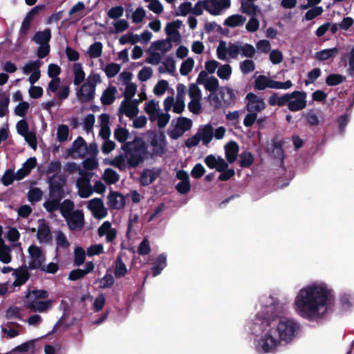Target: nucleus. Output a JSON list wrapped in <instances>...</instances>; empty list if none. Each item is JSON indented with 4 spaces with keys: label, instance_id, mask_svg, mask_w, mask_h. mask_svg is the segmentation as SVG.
<instances>
[{
    "label": "nucleus",
    "instance_id": "obj_1",
    "mask_svg": "<svg viewBox=\"0 0 354 354\" xmlns=\"http://www.w3.org/2000/svg\"><path fill=\"white\" fill-rule=\"evenodd\" d=\"M335 304L333 290L326 284H313L301 289L294 301L297 313L310 322L323 319Z\"/></svg>",
    "mask_w": 354,
    "mask_h": 354
},
{
    "label": "nucleus",
    "instance_id": "obj_2",
    "mask_svg": "<svg viewBox=\"0 0 354 354\" xmlns=\"http://www.w3.org/2000/svg\"><path fill=\"white\" fill-rule=\"evenodd\" d=\"M281 308L274 305L266 307L265 311L259 312L256 315L255 324L264 329L272 328L280 342H289L295 336L299 325L293 319L279 316L277 314L281 312Z\"/></svg>",
    "mask_w": 354,
    "mask_h": 354
},
{
    "label": "nucleus",
    "instance_id": "obj_3",
    "mask_svg": "<svg viewBox=\"0 0 354 354\" xmlns=\"http://www.w3.org/2000/svg\"><path fill=\"white\" fill-rule=\"evenodd\" d=\"M306 97L307 93L303 91H294L279 97L277 93H274L269 97L268 104L272 106H278L281 107L287 106L289 111L297 112L306 107Z\"/></svg>",
    "mask_w": 354,
    "mask_h": 354
},
{
    "label": "nucleus",
    "instance_id": "obj_4",
    "mask_svg": "<svg viewBox=\"0 0 354 354\" xmlns=\"http://www.w3.org/2000/svg\"><path fill=\"white\" fill-rule=\"evenodd\" d=\"M121 148L124 152L129 168L137 167L149 153L145 142L140 137H135L133 140L122 144Z\"/></svg>",
    "mask_w": 354,
    "mask_h": 354
},
{
    "label": "nucleus",
    "instance_id": "obj_5",
    "mask_svg": "<svg viewBox=\"0 0 354 354\" xmlns=\"http://www.w3.org/2000/svg\"><path fill=\"white\" fill-rule=\"evenodd\" d=\"M252 324V330L254 333H257L259 330L264 333L259 340L257 345L258 351L263 353L274 352L277 348L281 344V342L274 334L272 328H266V329H264L261 328L258 324H255V319Z\"/></svg>",
    "mask_w": 354,
    "mask_h": 354
},
{
    "label": "nucleus",
    "instance_id": "obj_6",
    "mask_svg": "<svg viewBox=\"0 0 354 354\" xmlns=\"http://www.w3.org/2000/svg\"><path fill=\"white\" fill-rule=\"evenodd\" d=\"M49 196L64 198L66 196L64 186L66 183V177L57 174L48 178Z\"/></svg>",
    "mask_w": 354,
    "mask_h": 354
},
{
    "label": "nucleus",
    "instance_id": "obj_7",
    "mask_svg": "<svg viewBox=\"0 0 354 354\" xmlns=\"http://www.w3.org/2000/svg\"><path fill=\"white\" fill-rule=\"evenodd\" d=\"M166 137L163 132L160 134L155 133L150 140V145L153 147L152 151L149 153V156H162L166 153L167 147Z\"/></svg>",
    "mask_w": 354,
    "mask_h": 354
},
{
    "label": "nucleus",
    "instance_id": "obj_8",
    "mask_svg": "<svg viewBox=\"0 0 354 354\" xmlns=\"http://www.w3.org/2000/svg\"><path fill=\"white\" fill-rule=\"evenodd\" d=\"M245 109L248 112L259 113L264 110L266 104L262 97H259L254 93H248L245 97Z\"/></svg>",
    "mask_w": 354,
    "mask_h": 354
},
{
    "label": "nucleus",
    "instance_id": "obj_9",
    "mask_svg": "<svg viewBox=\"0 0 354 354\" xmlns=\"http://www.w3.org/2000/svg\"><path fill=\"white\" fill-rule=\"evenodd\" d=\"M28 251L31 258L28 264L29 269H41L45 261V256L43 254L41 249L39 246L31 245Z\"/></svg>",
    "mask_w": 354,
    "mask_h": 354
},
{
    "label": "nucleus",
    "instance_id": "obj_10",
    "mask_svg": "<svg viewBox=\"0 0 354 354\" xmlns=\"http://www.w3.org/2000/svg\"><path fill=\"white\" fill-rule=\"evenodd\" d=\"M64 218L71 230H81L84 227V214L81 210H76Z\"/></svg>",
    "mask_w": 354,
    "mask_h": 354
},
{
    "label": "nucleus",
    "instance_id": "obj_11",
    "mask_svg": "<svg viewBox=\"0 0 354 354\" xmlns=\"http://www.w3.org/2000/svg\"><path fill=\"white\" fill-rule=\"evenodd\" d=\"M37 239L39 243H49L52 240L51 230L48 223L44 219L39 220Z\"/></svg>",
    "mask_w": 354,
    "mask_h": 354
},
{
    "label": "nucleus",
    "instance_id": "obj_12",
    "mask_svg": "<svg viewBox=\"0 0 354 354\" xmlns=\"http://www.w3.org/2000/svg\"><path fill=\"white\" fill-rule=\"evenodd\" d=\"M88 207L91 210L93 216L96 218H103L107 215V210L104 207L101 198H95L91 200Z\"/></svg>",
    "mask_w": 354,
    "mask_h": 354
},
{
    "label": "nucleus",
    "instance_id": "obj_13",
    "mask_svg": "<svg viewBox=\"0 0 354 354\" xmlns=\"http://www.w3.org/2000/svg\"><path fill=\"white\" fill-rule=\"evenodd\" d=\"M52 306V301H39L32 298H26V307L34 312H45Z\"/></svg>",
    "mask_w": 354,
    "mask_h": 354
},
{
    "label": "nucleus",
    "instance_id": "obj_14",
    "mask_svg": "<svg viewBox=\"0 0 354 354\" xmlns=\"http://www.w3.org/2000/svg\"><path fill=\"white\" fill-rule=\"evenodd\" d=\"M108 205L109 208L119 209L125 205V199L123 195L118 192L111 191L108 196Z\"/></svg>",
    "mask_w": 354,
    "mask_h": 354
},
{
    "label": "nucleus",
    "instance_id": "obj_15",
    "mask_svg": "<svg viewBox=\"0 0 354 354\" xmlns=\"http://www.w3.org/2000/svg\"><path fill=\"white\" fill-rule=\"evenodd\" d=\"M27 266H21L17 269L15 270L14 275L15 280L14 281L12 286L15 287L21 286L25 284L30 278V273Z\"/></svg>",
    "mask_w": 354,
    "mask_h": 354
},
{
    "label": "nucleus",
    "instance_id": "obj_16",
    "mask_svg": "<svg viewBox=\"0 0 354 354\" xmlns=\"http://www.w3.org/2000/svg\"><path fill=\"white\" fill-rule=\"evenodd\" d=\"M86 146V141L82 136H78L72 144L71 147L67 149V155L74 157L76 153L79 157L83 158V152Z\"/></svg>",
    "mask_w": 354,
    "mask_h": 354
},
{
    "label": "nucleus",
    "instance_id": "obj_17",
    "mask_svg": "<svg viewBox=\"0 0 354 354\" xmlns=\"http://www.w3.org/2000/svg\"><path fill=\"white\" fill-rule=\"evenodd\" d=\"M239 151V145L235 141H230L225 145V158L229 163L236 161Z\"/></svg>",
    "mask_w": 354,
    "mask_h": 354
},
{
    "label": "nucleus",
    "instance_id": "obj_18",
    "mask_svg": "<svg viewBox=\"0 0 354 354\" xmlns=\"http://www.w3.org/2000/svg\"><path fill=\"white\" fill-rule=\"evenodd\" d=\"M138 108L134 107L131 104L126 100H124L120 106L118 113L119 115H125L129 118H133L138 113Z\"/></svg>",
    "mask_w": 354,
    "mask_h": 354
},
{
    "label": "nucleus",
    "instance_id": "obj_19",
    "mask_svg": "<svg viewBox=\"0 0 354 354\" xmlns=\"http://www.w3.org/2000/svg\"><path fill=\"white\" fill-rule=\"evenodd\" d=\"M158 176L159 172L146 169L140 174V183L142 186H148L152 184Z\"/></svg>",
    "mask_w": 354,
    "mask_h": 354
},
{
    "label": "nucleus",
    "instance_id": "obj_20",
    "mask_svg": "<svg viewBox=\"0 0 354 354\" xmlns=\"http://www.w3.org/2000/svg\"><path fill=\"white\" fill-rule=\"evenodd\" d=\"M90 87L84 88V84L80 86L79 91L77 92V97L78 100L83 104L89 102L94 99L95 90L93 92L89 90Z\"/></svg>",
    "mask_w": 354,
    "mask_h": 354
},
{
    "label": "nucleus",
    "instance_id": "obj_21",
    "mask_svg": "<svg viewBox=\"0 0 354 354\" xmlns=\"http://www.w3.org/2000/svg\"><path fill=\"white\" fill-rule=\"evenodd\" d=\"M172 48V44L171 42V39H161L153 41L148 51H150L151 49H153L154 50H161L162 53H167Z\"/></svg>",
    "mask_w": 354,
    "mask_h": 354
},
{
    "label": "nucleus",
    "instance_id": "obj_22",
    "mask_svg": "<svg viewBox=\"0 0 354 354\" xmlns=\"http://www.w3.org/2000/svg\"><path fill=\"white\" fill-rule=\"evenodd\" d=\"M117 92L115 86H110L105 89L101 96L100 100L103 105L111 104L115 99V93Z\"/></svg>",
    "mask_w": 354,
    "mask_h": 354
},
{
    "label": "nucleus",
    "instance_id": "obj_23",
    "mask_svg": "<svg viewBox=\"0 0 354 354\" xmlns=\"http://www.w3.org/2000/svg\"><path fill=\"white\" fill-rule=\"evenodd\" d=\"M219 95L226 104H231L234 103L236 100V95L234 91L229 87H221L219 91Z\"/></svg>",
    "mask_w": 354,
    "mask_h": 354
},
{
    "label": "nucleus",
    "instance_id": "obj_24",
    "mask_svg": "<svg viewBox=\"0 0 354 354\" xmlns=\"http://www.w3.org/2000/svg\"><path fill=\"white\" fill-rule=\"evenodd\" d=\"M50 39L51 30L50 28H46L43 31H37L33 37V40L38 44H49Z\"/></svg>",
    "mask_w": 354,
    "mask_h": 354
},
{
    "label": "nucleus",
    "instance_id": "obj_25",
    "mask_svg": "<svg viewBox=\"0 0 354 354\" xmlns=\"http://www.w3.org/2000/svg\"><path fill=\"white\" fill-rule=\"evenodd\" d=\"M128 270L126 265L123 262L122 257L118 256L115 261L114 274L116 278H121L126 275Z\"/></svg>",
    "mask_w": 354,
    "mask_h": 354
},
{
    "label": "nucleus",
    "instance_id": "obj_26",
    "mask_svg": "<svg viewBox=\"0 0 354 354\" xmlns=\"http://www.w3.org/2000/svg\"><path fill=\"white\" fill-rule=\"evenodd\" d=\"M200 130L201 132L198 133L201 140H203L204 145H207L210 142L214 136L213 127L210 124H206Z\"/></svg>",
    "mask_w": 354,
    "mask_h": 354
},
{
    "label": "nucleus",
    "instance_id": "obj_27",
    "mask_svg": "<svg viewBox=\"0 0 354 354\" xmlns=\"http://www.w3.org/2000/svg\"><path fill=\"white\" fill-rule=\"evenodd\" d=\"M245 20L246 18L241 15H232L225 20L224 25L234 28L243 25Z\"/></svg>",
    "mask_w": 354,
    "mask_h": 354
},
{
    "label": "nucleus",
    "instance_id": "obj_28",
    "mask_svg": "<svg viewBox=\"0 0 354 354\" xmlns=\"http://www.w3.org/2000/svg\"><path fill=\"white\" fill-rule=\"evenodd\" d=\"M73 73L74 80L73 83L75 85H80L85 79V73L83 71L82 66L80 63H75L73 64Z\"/></svg>",
    "mask_w": 354,
    "mask_h": 354
},
{
    "label": "nucleus",
    "instance_id": "obj_29",
    "mask_svg": "<svg viewBox=\"0 0 354 354\" xmlns=\"http://www.w3.org/2000/svg\"><path fill=\"white\" fill-rule=\"evenodd\" d=\"M103 180L108 185L115 184L120 179L119 174L113 169L106 168L104 170L103 176Z\"/></svg>",
    "mask_w": 354,
    "mask_h": 354
},
{
    "label": "nucleus",
    "instance_id": "obj_30",
    "mask_svg": "<svg viewBox=\"0 0 354 354\" xmlns=\"http://www.w3.org/2000/svg\"><path fill=\"white\" fill-rule=\"evenodd\" d=\"M338 53L337 48L322 50L315 54V58L319 61H325L331 57H334Z\"/></svg>",
    "mask_w": 354,
    "mask_h": 354
},
{
    "label": "nucleus",
    "instance_id": "obj_31",
    "mask_svg": "<svg viewBox=\"0 0 354 354\" xmlns=\"http://www.w3.org/2000/svg\"><path fill=\"white\" fill-rule=\"evenodd\" d=\"M74 208L75 205L73 202L70 199H66L62 203H60L59 209L64 218H66L71 214L73 213V212H75L73 210Z\"/></svg>",
    "mask_w": 354,
    "mask_h": 354
},
{
    "label": "nucleus",
    "instance_id": "obj_32",
    "mask_svg": "<svg viewBox=\"0 0 354 354\" xmlns=\"http://www.w3.org/2000/svg\"><path fill=\"white\" fill-rule=\"evenodd\" d=\"M102 44L95 41L89 46L87 53L91 58H97L102 55Z\"/></svg>",
    "mask_w": 354,
    "mask_h": 354
},
{
    "label": "nucleus",
    "instance_id": "obj_33",
    "mask_svg": "<svg viewBox=\"0 0 354 354\" xmlns=\"http://www.w3.org/2000/svg\"><path fill=\"white\" fill-rule=\"evenodd\" d=\"M254 160L251 152L247 151H243L240 155L239 165L242 168H248L253 164Z\"/></svg>",
    "mask_w": 354,
    "mask_h": 354
},
{
    "label": "nucleus",
    "instance_id": "obj_34",
    "mask_svg": "<svg viewBox=\"0 0 354 354\" xmlns=\"http://www.w3.org/2000/svg\"><path fill=\"white\" fill-rule=\"evenodd\" d=\"M258 10H259L258 6L254 5L252 2H249V1H246L245 0H242L241 11L243 13H245L248 15L253 17L257 15V12Z\"/></svg>",
    "mask_w": 354,
    "mask_h": 354
},
{
    "label": "nucleus",
    "instance_id": "obj_35",
    "mask_svg": "<svg viewBox=\"0 0 354 354\" xmlns=\"http://www.w3.org/2000/svg\"><path fill=\"white\" fill-rule=\"evenodd\" d=\"M51 200L48 201L44 203V207L49 213H53L59 209L60 202L63 198L58 197H50Z\"/></svg>",
    "mask_w": 354,
    "mask_h": 354
},
{
    "label": "nucleus",
    "instance_id": "obj_36",
    "mask_svg": "<svg viewBox=\"0 0 354 354\" xmlns=\"http://www.w3.org/2000/svg\"><path fill=\"white\" fill-rule=\"evenodd\" d=\"M41 66V62L39 59L30 61L23 66L22 71L24 74L28 75L32 73L33 71H40Z\"/></svg>",
    "mask_w": 354,
    "mask_h": 354
},
{
    "label": "nucleus",
    "instance_id": "obj_37",
    "mask_svg": "<svg viewBox=\"0 0 354 354\" xmlns=\"http://www.w3.org/2000/svg\"><path fill=\"white\" fill-rule=\"evenodd\" d=\"M35 348V340H30L28 342H26L13 349L10 351V353L7 354H12L15 353H25L28 352L30 349Z\"/></svg>",
    "mask_w": 354,
    "mask_h": 354
},
{
    "label": "nucleus",
    "instance_id": "obj_38",
    "mask_svg": "<svg viewBox=\"0 0 354 354\" xmlns=\"http://www.w3.org/2000/svg\"><path fill=\"white\" fill-rule=\"evenodd\" d=\"M212 3L215 9L209 11L210 13L213 15H218L220 13V10L230 6V0H220L219 1L212 0Z\"/></svg>",
    "mask_w": 354,
    "mask_h": 354
},
{
    "label": "nucleus",
    "instance_id": "obj_39",
    "mask_svg": "<svg viewBox=\"0 0 354 354\" xmlns=\"http://www.w3.org/2000/svg\"><path fill=\"white\" fill-rule=\"evenodd\" d=\"M10 98L4 93L0 94V117L3 118L8 113Z\"/></svg>",
    "mask_w": 354,
    "mask_h": 354
},
{
    "label": "nucleus",
    "instance_id": "obj_40",
    "mask_svg": "<svg viewBox=\"0 0 354 354\" xmlns=\"http://www.w3.org/2000/svg\"><path fill=\"white\" fill-rule=\"evenodd\" d=\"M49 293L46 290H28V292L26 295V297L39 300L47 299Z\"/></svg>",
    "mask_w": 354,
    "mask_h": 354
},
{
    "label": "nucleus",
    "instance_id": "obj_41",
    "mask_svg": "<svg viewBox=\"0 0 354 354\" xmlns=\"http://www.w3.org/2000/svg\"><path fill=\"white\" fill-rule=\"evenodd\" d=\"M100 82V75L92 73L88 76L87 81L84 83V88L90 87L89 90L93 93V90H95L97 83Z\"/></svg>",
    "mask_w": 354,
    "mask_h": 354
},
{
    "label": "nucleus",
    "instance_id": "obj_42",
    "mask_svg": "<svg viewBox=\"0 0 354 354\" xmlns=\"http://www.w3.org/2000/svg\"><path fill=\"white\" fill-rule=\"evenodd\" d=\"M43 192L39 187H33L28 193V199L30 202H39L41 200Z\"/></svg>",
    "mask_w": 354,
    "mask_h": 354
},
{
    "label": "nucleus",
    "instance_id": "obj_43",
    "mask_svg": "<svg viewBox=\"0 0 354 354\" xmlns=\"http://www.w3.org/2000/svg\"><path fill=\"white\" fill-rule=\"evenodd\" d=\"M129 133L125 128L118 127L114 131L115 139L120 142L124 144L129 137Z\"/></svg>",
    "mask_w": 354,
    "mask_h": 354
},
{
    "label": "nucleus",
    "instance_id": "obj_44",
    "mask_svg": "<svg viewBox=\"0 0 354 354\" xmlns=\"http://www.w3.org/2000/svg\"><path fill=\"white\" fill-rule=\"evenodd\" d=\"M346 77L339 74H330L326 77V83L328 86H337L344 81H345Z\"/></svg>",
    "mask_w": 354,
    "mask_h": 354
},
{
    "label": "nucleus",
    "instance_id": "obj_45",
    "mask_svg": "<svg viewBox=\"0 0 354 354\" xmlns=\"http://www.w3.org/2000/svg\"><path fill=\"white\" fill-rule=\"evenodd\" d=\"M15 180H16V176L14 170L12 169H8L3 174L1 181L4 186H9L14 182Z\"/></svg>",
    "mask_w": 354,
    "mask_h": 354
},
{
    "label": "nucleus",
    "instance_id": "obj_46",
    "mask_svg": "<svg viewBox=\"0 0 354 354\" xmlns=\"http://www.w3.org/2000/svg\"><path fill=\"white\" fill-rule=\"evenodd\" d=\"M268 77L263 75H260L256 77L254 83L255 90L262 91L268 88Z\"/></svg>",
    "mask_w": 354,
    "mask_h": 354
},
{
    "label": "nucleus",
    "instance_id": "obj_47",
    "mask_svg": "<svg viewBox=\"0 0 354 354\" xmlns=\"http://www.w3.org/2000/svg\"><path fill=\"white\" fill-rule=\"evenodd\" d=\"M194 65V61L192 58H187L184 61L180 66V73L182 75H188L193 69Z\"/></svg>",
    "mask_w": 354,
    "mask_h": 354
},
{
    "label": "nucleus",
    "instance_id": "obj_48",
    "mask_svg": "<svg viewBox=\"0 0 354 354\" xmlns=\"http://www.w3.org/2000/svg\"><path fill=\"white\" fill-rule=\"evenodd\" d=\"M204 86L207 91L214 93L219 87V82L215 77L212 76L206 80Z\"/></svg>",
    "mask_w": 354,
    "mask_h": 354
},
{
    "label": "nucleus",
    "instance_id": "obj_49",
    "mask_svg": "<svg viewBox=\"0 0 354 354\" xmlns=\"http://www.w3.org/2000/svg\"><path fill=\"white\" fill-rule=\"evenodd\" d=\"M69 129L66 124H60L57 128V138L60 142H65L68 137Z\"/></svg>",
    "mask_w": 354,
    "mask_h": 354
},
{
    "label": "nucleus",
    "instance_id": "obj_50",
    "mask_svg": "<svg viewBox=\"0 0 354 354\" xmlns=\"http://www.w3.org/2000/svg\"><path fill=\"white\" fill-rule=\"evenodd\" d=\"M231 74L232 67L230 64L221 65L217 71V75L222 80H228Z\"/></svg>",
    "mask_w": 354,
    "mask_h": 354
},
{
    "label": "nucleus",
    "instance_id": "obj_51",
    "mask_svg": "<svg viewBox=\"0 0 354 354\" xmlns=\"http://www.w3.org/2000/svg\"><path fill=\"white\" fill-rule=\"evenodd\" d=\"M120 65L111 63L106 65L104 72L109 78L115 77L120 71Z\"/></svg>",
    "mask_w": 354,
    "mask_h": 354
},
{
    "label": "nucleus",
    "instance_id": "obj_52",
    "mask_svg": "<svg viewBox=\"0 0 354 354\" xmlns=\"http://www.w3.org/2000/svg\"><path fill=\"white\" fill-rule=\"evenodd\" d=\"M324 12V9L321 6H315L313 8L308 10L305 14V19L306 21H310L315 17L321 15Z\"/></svg>",
    "mask_w": 354,
    "mask_h": 354
},
{
    "label": "nucleus",
    "instance_id": "obj_53",
    "mask_svg": "<svg viewBox=\"0 0 354 354\" xmlns=\"http://www.w3.org/2000/svg\"><path fill=\"white\" fill-rule=\"evenodd\" d=\"M75 264L77 266L82 265L85 261L86 253L84 250L81 247H77L74 252Z\"/></svg>",
    "mask_w": 354,
    "mask_h": 354
},
{
    "label": "nucleus",
    "instance_id": "obj_54",
    "mask_svg": "<svg viewBox=\"0 0 354 354\" xmlns=\"http://www.w3.org/2000/svg\"><path fill=\"white\" fill-rule=\"evenodd\" d=\"M192 125V122L190 119L185 117H180L178 119L176 127L185 132L189 130Z\"/></svg>",
    "mask_w": 354,
    "mask_h": 354
},
{
    "label": "nucleus",
    "instance_id": "obj_55",
    "mask_svg": "<svg viewBox=\"0 0 354 354\" xmlns=\"http://www.w3.org/2000/svg\"><path fill=\"white\" fill-rule=\"evenodd\" d=\"M30 107L29 104L27 102L23 101L20 102L14 110L15 114L17 116L24 118L26 116L27 111Z\"/></svg>",
    "mask_w": 354,
    "mask_h": 354
},
{
    "label": "nucleus",
    "instance_id": "obj_56",
    "mask_svg": "<svg viewBox=\"0 0 354 354\" xmlns=\"http://www.w3.org/2000/svg\"><path fill=\"white\" fill-rule=\"evenodd\" d=\"M165 32L169 36V38L167 39H171V42H178L180 40V34L177 29H174V28H168V25L167 24L165 27Z\"/></svg>",
    "mask_w": 354,
    "mask_h": 354
},
{
    "label": "nucleus",
    "instance_id": "obj_57",
    "mask_svg": "<svg viewBox=\"0 0 354 354\" xmlns=\"http://www.w3.org/2000/svg\"><path fill=\"white\" fill-rule=\"evenodd\" d=\"M124 13V8L121 6L112 7L107 12V15L110 19H117L121 17Z\"/></svg>",
    "mask_w": 354,
    "mask_h": 354
},
{
    "label": "nucleus",
    "instance_id": "obj_58",
    "mask_svg": "<svg viewBox=\"0 0 354 354\" xmlns=\"http://www.w3.org/2000/svg\"><path fill=\"white\" fill-rule=\"evenodd\" d=\"M188 95L191 100L201 99V91L196 84H191L189 85Z\"/></svg>",
    "mask_w": 354,
    "mask_h": 354
},
{
    "label": "nucleus",
    "instance_id": "obj_59",
    "mask_svg": "<svg viewBox=\"0 0 354 354\" xmlns=\"http://www.w3.org/2000/svg\"><path fill=\"white\" fill-rule=\"evenodd\" d=\"M168 82L166 80H162L158 82L153 88V93L156 95H163L168 88Z\"/></svg>",
    "mask_w": 354,
    "mask_h": 354
},
{
    "label": "nucleus",
    "instance_id": "obj_60",
    "mask_svg": "<svg viewBox=\"0 0 354 354\" xmlns=\"http://www.w3.org/2000/svg\"><path fill=\"white\" fill-rule=\"evenodd\" d=\"M321 70L319 68H315L312 71H309L307 74V79L305 80V84L308 86L310 84L314 83V82L320 76Z\"/></svg>",
    "mask_w": 354,
    "mask_h": 354
},
{
    "label": "nucleus",
    "instance_id": "obj_61",
    "mask_svg": "<svg viewBox=\"0 0 354 354\" xmlns=\"http://www.w3.org/2000/svg\"><path fill=\"white\" fill-rule=\"evenodd\" d=\"M146 16V12L142 7L136 9L132 15V21L133 23L139 24L142 21Z\"/></svg>",
    "mask_w": 354,
    "mask_h": 354
},
{
    "label": "nucleus",
    "instance_id": "obj_62",
    "mask_svg": "<svg viewBox=\"0 0 354 354\" xmlns=\"http://www.w3.org/2000/svg\"><path fill=\"white\" fill-rule=\"evenodd\" d=\"M152 73L151 68L145 66L139 71L138 75V80L141 82H146L151 77Z\"/></svg>",
    "mask_w": 354,
    "mask_h": 354
},
{
    "label": "nucleus",
    "instance_id": "obj_63",
    "mask_svg": "<svg viewBox=\"0 0 354 354\" xmlns=\"http://www.w3.org/2000/svg\"><path fill=\"white\" fill-rule=\"evenodd\" d=\"M240 68L242 73H248L254 71L255 64L251 59H245L241 63Z\"/></svg>",
    "mask_w": 354,
    "mask_h": 354
},
{
    "label": "nucleus",
    "instance_id": "obj_64",
    "mask_svg": "<svg viewBox=\"0 0 354 354\" xmlns=\"http://www.w3.org/2000/svg\"><path fill=\"white\" fill-rule=\"evenodd\" d=\"M137 91V86L133 83L127 84L125 91L124 93V100H131L136 94Z\"/></svg>",
    "mask_w": 354,
    "mask_h": 354
}]
</instances>
